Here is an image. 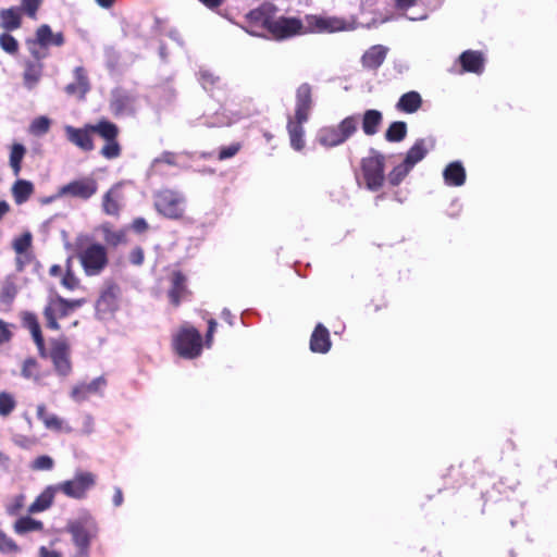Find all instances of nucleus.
Here are the masks:
<instances>
[{
	"label": "nucleus",
	"mask_w": 557,
	"mask_h": 557,
	"mask_svg": "<svg viewBox=\"0 0 557 557\" xmlns=\"http://www.w3.org/2000/svg\"><path fill=\"white\" fill-rule=\"evenodd\" d=\"M383 122V114L381 111L375 109L367 110L361 120L362 131L367 136H373L379 132V128Z\"/></svg>",
	"instance_id": "obj_32"
},
{
	"label": "nucleus",
	"mask_w": 557,
	"mask_h": 557,
	"mask_svg": "<svg viewBox=\"0 0 557 557\" xmlns=\"http://www.w3.org/2000/svg\"><path fill=\"white\" fill-rule=\"evenodd\" d=\"M278 8L271 2H263L245 15V22L251 34H268L278 14Z\"/></svg>",
	"instance_id": "obj_12"
},
{
	"label": "nucleus",
	"mask_w": 557,
	"mask_h": 557,
	"mask_svg": "<svg viewBox=\"0 0 557 557\" xmlns=\"http://www.w3.org/2000/svg\"><path fill=\"white\" fill-rule=\"evenodd\" d=\"M36 416L47 430L65 433H73L74 431L71 425L64 423L57 414L49 412L44 404L37 406Z\"/></svg>",
	"instance_id": "obj_20"
},
{
	"label": "nucleus",
	"mask_w": 557,
	"mask_h": 557,
	"mask_svg": "<svg viewBox=\"0 0 557 557\" xmlns=\"http://www.w3.org/2000/svg\"><path fill=\"white\" fill-rule=\"evenodd\" d=\"M16 407V400L8 392H0V416H10Z\"/></svg>",
	"instance_id": "obj_43"
},
{
	"label": "nucleus",
	"mask_w": 557,
	"mask_h": 557,
	"mask_svg": "<svg viewBox=\"0 0 557 557\" xmlns=\"http://www.w3.org/2000/svg\"><path fill=\"white\" fill-rule=\"evenodd\" d=\"M242 149L240 143H234L230 146L222 147L219 151V160H226L233 158Z\"/></svg>",
	"instance_id": "obj_50"
},
{
	"label": "nucleus",
	"mask_w": 557,
	"mask_h": 557,
	"mask_svg": "<svg viewBox=\"0 0 557 557\" xmlns=\"http://www.w3.org/2000/svg\"><path fill=\"white\" fill-rule=\"evenodd\" d=\"M407 135V124L403 121H396L389 124L385 132V139L389 143H399Z\"/></svg>",
	"instance_id": "obj_38"
},
{
	"label": "nucleus",
	"mask_w": 557,
	"mask_h": 557,
	"mask_svg": "<svg viewBox=\"0 0 557 557\" xmlns=\"http://www.w3.org/2000/svg\"><path fill=\"white\" fill-rule=\"evenodd\" d=\"M32 234L26 232L13 240L12 247L17 255H24L32 247Z\"/></svg>",
	"instance_id": "obj_44"
},
{
	"label": "nucleus",
	"mask_w": 557,
	"mask_h": 557,
	"mask_svg": "<svg viewBox=\"0 0 557 557\" xmlns=\"http://www.w3.org/2000/svg\"><path fill=\"white\" fill-rule=\"evenodd\" d=\"M358 115H349L337 125L322 127L317 136L318 143L325 148H333L346 143L358 131Z\"/></svg>",
	"instance_id": "obj_3"
},
{
	"label": "nucleus",
	"mask_w": 557,
	"mask_h": 557,
	"mask_svg": "<svg viewBox=\"0 0 557 557\" xmlns=\"http://www.w3.org/2000/svg\"><path fill=\"white\" fill-rule=\"evenodd\" d=\"M120 297V287L114 283L108 284L96 302L97 315L101 319L112 315L119 308Z\"/></svg>",
	"instance_id": "obj_17"
},
{
	"label": "nucleus",
	"mask_w": 557,
	"mask_h": 557,
	"mask_svg": "<svg viewBox=\"0 0 557 557\" xmlns=\"http://www.w3.org/2000/svg\"><path fill=\"white\" fill-rule=\"evenodd\" d=\"M53 466L54 461L50 456L41 455L33 460L30 468L35 471H49Z\"/></svg>",
	"instance_id": "obj_48"
},
{
	"label": "nucleus",
	"mask_w": 557,
	"mask_h": 557,
	"mask_svg": "<svg viewBox=\"0 0 557 557\" xmlns=\"http://www.w3.org/2000/svg\"><path fill=\"white\" fill-rule=\"evenodd\" d=\"M96 476L91 472H77L72 480L58 484L59 490L67 497L82 499L95 485Z\"/></svg>",
	"instance_id": "obj_15"
},
{
	"label": "nucleus",
	"mask_w": 557,
	"mask_h": 557,
	"mask_svg": "<svg viewBox=\"0 0 557 557\" xmlns=\"http://www.w3.org/2000/svg\"><path fill=\"white\" fill-rule=\"evenodd\" d=\"M201 4H203L209 10H216L219 9L225 0H198Z\"/></svg>",
	"instance_id": "obj_59"
},
{
	"label": "nucleus",
	"mask_w": 557,
	"mask_h": 557,
	"mask_svg": "<svg viewBox=\"0 0 557 557\" xmlns=\"http://www.w3.org/2000/svg\"><path fill=\"white\" fill-rule=\"evenodd\" d=\"M185 197L173 189H161L153 195L156 211L170 220H183L185 216Z\"/></svg>",
	"instance_id": "obj_8"
},
{
	"label": "nucleus",
	"mask_w": 557,
	"mask_h": 557,
	"mask_svg": "<svg viewBox=\"0 0 557 557\" xmlns=\"http://www.w3.org/2000/svg\"><path fill=\"white\" fill-rule=\"evenodd\" d=\"M60 491L58 485L47 486L29 506L30 512H41L47 510L53 504L55 493Z\"/></svg>",
	"instance_id": "obj_31"
},
{
	"label": "nucleus",
	"mask_w": 557,
	"mask_h": 557,
	"mask_svg": "<svg viewBox=\"0 0 557 557\" xmlns=\"http://www.w3.org/2000/svg\"><path fill=\"white\" fill-rule=\"evenodd\" d=\"M332 346L329 330L318 323L310 336V350L315 354H326Z\"/></svg>",
	"instance_id": "obj_21"
},
{
	"label": "nucleus",
	"mask_w": 557,
	"mask_h": 557,
	"mask_svg": "<svg viewBox=\"0 0 557 557\" xmlns=\"http://www.w3.org/2000/svg\"><path fill=\"white\" fill-rule=\"evenodd\" d=\"M39 557H62L57 550H49L47 547L41 546L39 548Z\"/></svg>",
	"instance_id": "obj_60"
},
{
	"label": "nucleus",
	"mask_w": 557,
	"mask_h": 557,
	"mask_svg": "<svg viewBox=\"0 0 557 557\" xmlns=\"http://www.w3.org/2000/svg\"><path fill=\"white\" fill-rule=\"evenodd\" d=\"M42 0H22L20 12H24L28 17L36 20L37 11L41 5Z\"/></svg>",
	"instance_id": "obj_47"
},
{
	"label": "nucleus",
	"mask_w": 557,
	"mask_h": 557,
	"mask_svg": "<svg viewBox=\"0 0 557 557\" xmlns=\"http://www.w3.org/2000/svg\"><path fill=\"white\" fill-rule=\"evenodd\" d=\"M42 59L28 60L24 64L23 81L28 89H33L42 76L44 64Z\"/></svg>",
	"instance_id": "obj_27"
},
{
	"label": "nucleus",
	"mask_w": 557,
	"mask_h": 557,
	"mask_svg": "<svg viewBox=\"0 0 557 557\" xmlns=\"http://www.w3.org/2000/svg\"><path fill=\"white\" fill-rule=\"evenodd\" d=\"M302 20L297 16L276 15L268 36L276 41H284L304 35Z\"/></svg>",
	"instance_id": "obj_14"
},
{
	"label": "nucleus",
	"mask_w": 557,
	"mask_h": 557,
	"mask_svg": "<svg viewBox=\"0 0 557 557\" xmlns=\"http://www.w3.org/2000/svg\"><path fill=\"white\" fill-rule=\"evenodd\" d=\"M44 529V523L39 520H36L32 517H21L14 523V531L17 534H25L32 531H41Z\"/></svg>",
	"instance_id": "obj_37"
},
{
	"label": "nucleus",
	"mask_w": 557,
	"mask_h": 557,
	"mask_svg": "<svg viewBox=\"0 0 557 557\" xmlns=\"http://www.w3.org/2000/svg\"><path fill=\"white\" fill-rule=\"evenodd\" d=\"M145 259L144 250L141 247H135L129 253V261L134 265L143 264Z\"/></svg>",
	"instance_id": "obj_55"
},
{
	"label": "nucleus",
	"mask_w": 557,
	"mask_h": 557,
	"mask_svg": "<svg viewBox=\"0 0 557 557\" xmlns=\"http://www.w3.org/2000/svg\"><path fill=\"white\" fill-rule=\"evenodd\" d=\"M395 2L398 9L406 10L413 7L417 0H395Z\"/></svg>",
	"instance_id": "obj_62"
},
{
	"label": "nucleus",
	"mask_w": 557,
	"mask_h": 557,
	"mask_svg": "<svg viewBox=\"0 0 557 557\" xmlns=\"http://www.w3.org/2000/svg\"><path fill=\"white\" fill-rule=\"evenodd\" d=\"M307 121H299L297 117H288L287 132L289 135L290 146L296 150L300 151L305 148V131L304 123Z\"/></svg>",
	"instance_id": "obj_29"
},
{
	"label": "nucleus",
	"mask_w": 557,
	"mask_h": 557,
	"mask_svg": "<svg viewBox=\"0 0 557 557\" xmlns=\"http://www.w3.org/2000/svg\"><path fill=\"white\" fill-rule=\"evenodd\" d=\"M74 77L75 82L69 84L65 87V91L69 95H79L82 98L89 91L90 85L89 79L86 73V70L83 66H77L74 69Z\"/></svg>",
	"instance_id": "obj_28"
},
{
	"label": "nucleus",
	"mask_w": 557,
	"mask_h": 557,
	"mask_svg": "<svg viewBox=\"0 0 557 557\" xmlns=\"http://www.w3.org/2000/svg\"><path fill=\"white\" fill-rule=\"evenodd\" d=\"M429 152L425 139L420 138L409 148L403 163L396 165L387 175V181L392 186H398L413 166L422 161Z\"/></svg>",
	"instance_id": "obj_9"
},
{
	"label": "nucleus",
	"mask_w": 557,
	"mask_h": 557,
	"mask_svg": "<svg viewBox=\"0 0 557 557\" xmlns=\"http://www.w3.org/2000/svg\"><path fill=\"white\" fill-rule=\"evenodd\" d=\"M0 47L10 54H16L18 51L17 40L9 33L0 35Z\"/></svg>",
	"instance_id": "obj_46"
},
{
	"label": "nucleus",
	"mask_w": 557,
	"mask_h": 557,
	"mask_svg": "<svg viewBox=\"0 0 557 557\" xmlns=\"http://www.w3.org/2000/svg\"><path fill=\"white\" fill-rule=\"evenodd\" d=\"M186 276L181 271H174L171 276V287L168 290L170 302L176 308L189 295Z\"/></svg>",
	"instance_id": "obj_19"
},
{
	"label": "nucleus",
	"mask_w": 557,
	"mask_h": 557,
	"mask_svg": "<svg viewBox=\"0 0 557 557\" xmlns=\"http://www.w3.org/2000/svg\"><path fill=\"white\" fill-rule=\"evenodd\" d=\"M459 61L463 72H471L476 74L483 72L484 58L480 51L466 50L460 54Z\"/></svg>",
	"instance_id": "obj_26"
},
{
	"label": "nucleus",
	"mask_w": 557,
	"mask_h": 557,
	"mask_svg": "<svg viewBox=\"0 0 557 557\" xmlns=\"http://www.w3.org/2000/svg\"><path fill=\"white\" fill-rule=\"evenodd\" d=\"M72 267L73 261L69 257L65 262V273L61 278V285L69 290H74L79 286V280L74 274Z\"/></svg>",
	"instance_id": "obj_42"
},
{
	"label": "nucleus",
	"mask_w": 557,
	"mask_h": 557,
	"mask_svg": "<svg viewBox=\"0 0 557 557\" xmlns=\"http://www.w3.org/2000/svg\"><path fill=\"white\" fill-rule=\"evenodd\" d=\"M50 121L46 116H39L32 122L30 128L35 133L45 134L49 131Z\"/></svg>",
	"instance_id": "obj_51"
},
{
	"label": "nucleus",
	"mask_w": 557,
	"mask_h": 557,
	"mask_svg": "<svg viewBox=\"0 0 557 557\" xmlns=\"http://www.w3.org/2000/svg\"><path fill=\"white\" fill-rule=\"evenodd\" d=\"M50 347L47 348L44 344V352L37 350L42 359H50L55 373L60 376H67L71 374L73 366L71 360V345L65 336L51 338L49 341Z\"/></svg>",
	"instance_id": "obj_2"
},
{
	"label": "nucleus",
	"mask_w": 557,
	"mask_h": 557,
	"mask_svg": "<svg viewBox=\"0 0 557 557\" xmlns=\"http://www.w3.org/2000/svg\"><path fill=\"white\" fill-rule=\"evenodd\" d=\"M101 232L103 235V239L108 246L116 247L121 244L126 243L125 230H113L110 223H103L101 225Z\"/></svg>",
	"instance_id": "obj_35"
},
{
	"label": "nucleus",
	"mask_w": 557,
	"mask_h": 557,
	"mask_svg": "<svg viewBox=\"0 0 557 557\" xmlns=\"http://www.w3.org/2000/svg\"><path fill=\"white\" fill-rule=\"evenodd\" d=\"M172 346L180 357L194 359L202 351V336L196 327L184 324L173 336Z\"/></svg>",
	"instance_id": "obj_5"
},
{
	"label": "nucleus",
	"mask_w": 557,
	"mask_h": 557,
	"mask_svg": "<svg viewBox=\"0 0 557 557\" xmlns=\"http://www.w3.org/2000/svg\"><path fill=\"white\" fill-rule=\"evenodd\" d=\"M388 49L382 45L370 47L361 57L364 69L377 70L385 61Z\"/></svg>",
	"instance_id": "obj_24"
},
{
	"label": "nucleus",
	"mask_w": 557,
	"mask_h": 557,
	"mask_svg": "<svg viewBox=\"0 0 557 557\" xmlns=\"http://www.w3.org/2000/svg\"><path fill=\"white\" fill-rule=\"evenodd\" d=\"M85 304V299H66L60 295L50 297L44 308L42 314L46 327L52 331L61 329L58 320L69 317Z\"/></svg>",
	"instance_id": "obj_4"
},
{
	"label": "nucleus",
	"mask_w": 557,
	"mask_h": 557,
	"mask_svg": "<svg viewBox=\"0 0 557 557\" xmlns=\"http://www.w3.org/2000/svg\"><path fill=\"white\" fill-rule=\"evenodd\" d=\"M17 292L18 289L15 282L12 278L7 277L0 289V302L11 305L15 299Z\"/></svg>",
	"instance_id": "obj_41"
},
{
	"label": "nucleus",
	"mask_w": 557,
	"mask_h": 557,
	"mask_svg": "<svg viewBox=\"0 0 557 557\" xmlns=\"http://www.w3.org/2000/svg\"><path fill=\"white\" fill-rule=\"evenodd\" d=\"M98 190V183L92 177H83L79 180H75L70 182L66 185H63L59 191L58 196H70L72 198H78L83 200H87L91 198Z\"/></svg>",
	"instance_id": "obj_16"
},
{
	"label": "nucleus",
	"mask_w": 557,
	"mask_h": 557,
	"mask_svg": "<svg viewBox=\"0 0 557 557\" xmlns=\"http://www.w3.org/2000/svg\"><path fill=\"white\" fill-rule=\"evenodd\" d=\"M360 166L367 188L372 191L379 190L385 181V157L375 150H371L369 157L361 159Z\"/></svg>",
	"instance_id": "obj_11"
},
{
	"label": "nucleus",
	"mask_w": 557,
	"mask_h": 557,
	"mask_svg": "<svg viewBox=\"0 0 557 557\" xmlns=\"http://www.w3.org/2000/svg\"><path fill=\"white\" fill-rule=\"evenodd\" d=\"M466 170L460 161L448 163L443 171V178L447 186L460 187L466 182Z\"/></svg>",
	"instance_id": "obj_25"
},
{
	"label": "nucleus",
	"mask_w": 557,
	"mask_h": 557,
	"mask_svg": "<svg viewBox=\"0 0 557 557\" xmlns=\"http://www.w3.org/2000/svg\"><path fill=\"white\" fill-rule=\"evenodd\" d=\"M64 42L63 33H53L48 24L38 26L35 37L26 39L27 49L34 59H46L49 55V47H62Z\"/></svg>",
	"instance_id": "obj_6"
},
{
	"label": "nucleus",
	"mask_w": 557,
	"mask_h": 557,
	"mask_svg": "<svg viewBox=\"0 0 557 557\" xmlns=\"http://www.w3.org/2000/svg\"><path fill=\"white\" fill-rule=\"evenodd\" d=\"M65 133L67 139L84 151L94 149L92 134L99 135L106 145L100 153L108 160L116 159L121 156L122 148L117 140L120 129L116 124L108 120H100L97 124H87L82 128L66 126Z\"/></svg>",
	"instance_id": "obj_1"
},
{
	"label": "nucleus",
	"mask_w": 557,
	"mask_h": 557,
	"mask_svg": "<svg viewBox=\"0 0 557 557\" xmlns=\"http://www.w3.org/2000/svg\"><path fill=\"white\" fill-rule=\"evenodd\" d=\"M123 195L119 184L112 186L102 197V210L106 214L119 216L122 208Z\"/></svg>",
	"instance_id": "obj_23"
},
{
	"label": "nucleus",
	"mask_w": 557,
	"mask_h": 557,
	"mask_svg": "<svg viewBox=\"0 0 557 557\" xmlns=\"http://www.w3.org/2000/svg\"><path fill=\"white\" fill-rule=\"evenodd\" d=\"M123 492L120 487H115L112 502L114 506L119 507L123 504Z\"/></svg>",
	"instance_id": "obj_61"
},
{
	"label": "nucleus",
	"mask_w": 557,
	"mask_h": 557,
	"mask_svg": "<svg viewBox=\"0 0 557 557\" xmlns=\"http://www.w3.org/2000/svg\"><path fill=\"white\" fill-rule=\"evenodd\" d=\"M12 332L9 329V324L0 319V345L11 341Z\"/></svg>",
	"instance_id": "obj_54"
},
{
	"label": "nucleus",
	"mask_w": 557,
	"mask_h": 557,
	"mask_svg": "<svg viewBox=\"0 0 557 557\" xmlns=\"http://www.w3.org/2000/svg\"><path fill=\"white\" fill-rule=\"evenodd\" d=\"M131 227L134 232L141 234L149 228V225L144 218H136L133 220Z\"/></svg>",
	"instance_id": "obj_56"
},
{
	"label": "nucleus",
	"mask_w": 557,
	"mask_h": 557,
	"mask_svg": "<svg viewBox=\"0 0 557 557\" xmlns=\"http://www.w3.org/2000/svg\"><path fill=\"white\" fill-rule=\"evenodd\" d=\"M66 531L71 534L72 542L77 549L73 557H89L91 541L98 533L95 521L91 519L71 521L66 525Z\"/></svg>",
	"instance_id": "obj_7"
},
{
	"label": "nucleus",
	"mask_w": 557,
	"mask_h": 557,
	"mask_svg": "<svg viewBox=\"0 0 557 557\" xmlns=\"http://www.w3.org/2000/svg\"><path fill=\"white\" fill-rule=\"evenodd\" d=\"M34 184L30 181L23 178L16 180L11 187L12 197L17 206L28 201L29 198L34 195Z\"/></svg>",
	"instance_id": "obj_30"
},
{
	"label": "nucleus",
	"mask_w": 557,
	"mask_h": 557,
	"mask_svg": "<svg viewBox=\"0 0 557 557\" xmlns=\"http://www.w3.org/2000/svg\"><path fill=\"white\" fill-rule=\"evenodd\" d=\"M10 212V206L5 200H0V221Z\"/></svg>",
	"instance_id": "obj_64"
},
{
	"label": "nucleus",
	"mask_w": 557,
	"mask_h": 557,
	"mask_svg": "<svg viewBox=\"0 0 557 557\" xmlns=\"http://www.w3.org/2000/svg\"><path fill=\"white\" fill-rule=\"evenodd\" d=\"M304 35L306 34H331L348 29V23L345 18L337 16H325L318 14H307L302 20Z\"/></svg>",
	"instance_id": "obj_13"
},
{
	"label": "nucleus",
	"mask_w": 557,
	"mask_h": 557,
	"mask_svg": "<svg viewBox=\"0 0 557 557\" xmlns=\"http://www.w3.org/2000/svg\"><path fill=\"white\" fill-rule=\"evenodd\" d=\"M106 380L102 376L96 377L89 383H83L81 384V388L85 392H88V394L97 393L101 387L106 385Z\"/></svg>",
	"instance_id": "obj_52"
},
{
	"label": "nucleus",
	"mask_w": 557,
	"mask_h": 557,
	"mask_svg": "<svg viewBox=\"0 0 557 557\" xmlns=\"http://www.w3.org/2000/svg\"><path fill=\"white\" fill-rule=\"evenodd\" d=\"M215 329H216V321L214 319H209L208 320V330L206 333V345L208 347H210L212 344L213 334L215 332Z\"/></svg>",
	"instance_id": "obj_57"
},
{
	"label": "nucleus",
	"mask_w": 557,
	"mask_h": 557,
	"mask_svg": "<svg viewBox=\"0 0 557 557\" xmlns=\"http://www.w3.org/2000/svg\"><path fill=\"white\" fill-rule=\"evenodd\" d=\"M94 429H95L94 418L90 414H84L79 434L90 435L94 432Z\"/></svg>",
	"instance_id": "obj_53"
},
{
	"label": "nucleus",
	"mask_w": 557,
	"mask_h": 557,
	"mask_svg": "<svg viewBox=\"0 0 557 557\" xmlns=\"http://www.w3.org/2000/svg\"><path fill=\"white\" fill-rule=\"evenodd\" d=\"M88 392H85L84 389L81 388V384L79 385H76L73 387L72 392H71V396L75 399V400H84L88 397Z\"/></svg>",
	"instance_id": "obj_58"
},
{
	"label": "nucleus",
	"mask_w": 557,
	"mask_h": 557,
	"mask_svg": "<svg viewBox=\"0 0 557 557\" xmlns=\"http://www.w3.org/2000/svg\"><path fill=\"white\" fill-rule=\"evenodd\" d=\"M26 154V148L18 143L11 147L9 163L15 176H18L22 170V161Z\"/></svg>",
	"instance_id": "obj_36"
},
{
	"label": "nucleus",
	"mask_w": 557,
	"mask_h": 557,
	"mask_svg": "<svg viewBox=\"0 0 557 557\" xmlns=\"http://www.w3.org/2000/svg\"><path fill=\"white\" fill-rule=\"evenodd\" d=\"M23 327L27 329L33 337L37 350L44 352L45 338L37 315L30 311H24L21 315Z\"/></svg>",
	"instance_id": "obj_22"
},
{
	"label": "nucleus",
	"mask_w": 557,
	"mask_h": 557,
	"mask_svg": "<svg viewBox=\"0 0 557 557\" xmlns=\"http://www.w3.org/2000/svg\"><path fill=\"white\" fill-rule=\"evenodd\" d=\"M422 106V98L418 91H408L404 94L397 104L396 108L398 111L404 113H414Z\"/></svg>",
	"instance_id": "obj_34"
},
{
	"label": "nucleus",
	"mask_w": 557,
	"mask_h": 557,
	"mask_svg": "<svg viewBox=\"0 0 557 557\" xmlns=\"http://www.w3.org/2000/svg\"><path fill=\"white\" fill-rule=\"evenodd\" d=\"M76 256L86 275H98L108 264V253L103 245L98 243H89L86 246L76 245Z\"/></svg>",
	"instance_id": "obj_10"
},
{
	"label": "nucleus",
	"mask_w": 557,
	"mask_h": 557,
	"mask_svg": "<svg viewBox=\"0 0 557 557\" xmlns=\"http://www.w3.org/2000/svg\"><path fill=\"white\" fill-rule=\"evenodd\" d=\"M20 546L5 532L0 529V553H18Z\"/></svg>",
	"instance_id": "obj_45"
},
{
	"label": "nucleus",
	"mask_w": 557,
	"mask_h": 557,
	"mask_svg": "<svg viewBox=\"0 0 557 557\" xmlns=\"http://www.w3.org/2000/svg\"><path fill=\"white\" fill-rule=\"evenodd\" d=\"M29 261V257L26 256L25 253L24 255H18V257H16V269L18 271H22L24 269V265L26 262Z\"/></svg>",
	"instance_id": "obj_63"
},
{
	"label": "nucleus",
	"mask_w": 557,
	"mask_h": 557,
	"mask_svg": "<svg viewBox=\"0 0 557 557\" xmlns=\"http://www.w3.org/2000/svg\"><path fill=\"white\" fill-rule=\"evenodd\" d=\"M312 88L308 83H302L296 90L295 114L299 121H308L312 109Z\"/></svg>",
	"instance_id": "obj_18"
},
{
	"label": "nucleus",
	"mask_w": 557,
	"mask_h": 557,
	"mask_svg": "<svg viewBox=\"0 0 557 557\" xmlns=\"http://www.w3.org/2000/svg\"><path fill=\"white\" fill-rule=\"evenodd\" d=\"M22 25V17L18 8L2 9L0 11V26L7 32H12L20 28Z\"/></svg>",
	"instance_id": "obj_33"
},
{
	"label": "nucleus",
	"mask_w": 557,
	"mask_h": 557,
	"mask_svg": "<svg viewBox=\"0 0 557 557\" xmlns=\"http://www.w3.org/2000/svg\"><path fill=\"white\" fill-rule=\"evenodd\" d=\"M21 374L25 379L39 381L41 379L39 362L34 357L26 358L22 364Z\"/></svg>",
	"instance_id": "obj_39"
},
{
	"label": "nucleus",
	"mask_w": 557,
	"mask_h": 557,
	"mask_svg": "<svg viewBox=\"0 0 557 557\" xmlns=\"http://www.w3.org/2000/svg\"><path fill=\"white\" fill-rule=\"evenodd\" d=\"M199 82L202 88L207 91H214L221 87V78L209 70H201L199 72Z\"/></svg>",
	"instance_id": "obj_40"
},
{
	"label": "nucleus",
	"mask_w": 557,
	"mask_h": 557,
	"mask_svg": "<svg viewBox=\"0 0 557 557\" xmlns=\"http://www.w3.org/2000/svg\"><path fill=\"white\" fill-rule=\"evenodd\" d=\"M178 154L173 151H163L158 158L154 159L153 163L160 164L164 163L171 166H177L178 165Z\"/></svg>",
	"instance_id": "obj_49"
}]
</instances>
